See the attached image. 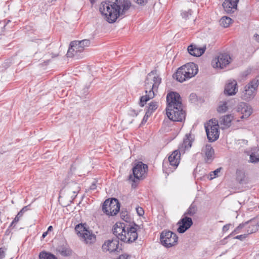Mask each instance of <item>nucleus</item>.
<instances>
[{
  "mask_svg": "<svg viewBox=\"0 0 259 259\" xmlns=\"http://www.w3.org/2000/svg\"><path fill=\"white\" fill-rule=\"evenodd\" d=\"M132 6L130 0H115V2H102L99 11L110 23L115 22L118 18H124Z\"/></svg>",
  "mask_w": 259,
  "mask_h": 259,
  "instance_id": "1",
  "label": "nucleus"
},
{
  "mask_svg": "<svg viewBox=\"0 0 259 259\" xmlns=\"http://www.w3.org/2000/svg\"><path fill=\"white\" fill-rule=\"evenodd\" d=\"M161 80L156 70L152 71L147 75L145 83L146 95L140 98L141 106H144L148 101L154 97L155 93L157 92Z\"/></svg>",
  "mask_w": 259,
  "mask_h": 259,
  "instance_id": "2",
  "label": "nucleus"
},
{
  "mask_svg": "<svg viewBox=\"0 0 259 259\" xmlns=\"http://www.w3.org/2000/svg\"><path fill=\"white\" fill-rule=\"evenodd\" d=\"M113 233L118 239L125 242H132L138 237L137 229L126 226L124 223H116L114 226Z\"/></svg>",
  "mask_w": 259,
  "mask_h": 259,
  "instance_id": "3",
  "label": "nucleus"
},
{
  "mask_svg": "<svg viewBox=\"0 0 259 259\" xmlns=\"http://www.w3.org/2000/svg\"><path fill=\"white\" fill-rule=\"evenodd\" d=\"M259 85V80L254 78L246 84L241 93V98L247 101L252 100L255 96L257 88Z\"/></svg>",
  "mask_w": 259,
  "mask_h": 259,
  "instance_id": "4",
  "label": "nucleus"
},
{
  "mask_svg": "<svg viewBox=\"0 0 259 259\" xmlns=\"http://www.w3.org/2000/svg\"><path fill=\"white\" fill-rule=\"evenodd\" d=\"M219 127L218 121L216 119H211L205 123V131L209 142H214L219 138Z\"/></svg>",
  "mask_w": 259,
  "mask_h": 259,
  "instance_id": "5",
  "label": "nucleus"
},
{
  "mask_svg": "<svg viewBox=\"0 0 259 259\" xmlns=\"http://www.w3.org/2000/svg\"><path fill=\"white\" fill-rule=\"evenodd\" d=\"M102 209L107 215L113 216L119 212L120 204L116 199H107L103 205Z\"/></svg>",
  "mask_w": 259,
  "mask_h": 259,
  "instance_id": "6",
  "label": "nucleus"
},
{
  "mask_svg": "<svg viewBox=\"0 0 259 259\" xmlns=\"http://www.w3.org/2000/svg\"><path fill=\"white\" fill-rule=\"evenodd\" d=\"M162 244L167 248L176 246L178 244V237L176 234L169 231H163L160 235Z\"/></svg>",
  "mask_w": 259,
  "mask_h": 259,
  "instance_id": "7",
  "label": "nucleus"
},
{
  "mask_svg": "<svg viewBox=\"0 0 259 259\" xmlns=\"http://www.w3.org/2000/svg\"><path fill=\"white\" fill-rule=\"evenodd\" d=\"M75 230L76 233L82 237L85 243L91 244L96 241V236L82 224L77 225Z\"/></svg>",
  "mask_w": 259,
  "mask_h": 259,
  "instance_id": "8",
  "label": "nucleus"
},
{
  "mask_svg": "<svg viewBox=\"0 0 259 259\" xmlns=\"http://www.w3.org/2000/svg\"><path fill=\"white\" fill-rule=\"evenodd\" d=\"M80 41H72L70 44V46L67 53V57L74 58L75 59H79L83 57L80 54L84 50V47L79 43Z\"/></svg>",
  "mask_w": 259,
  "mask_h": 259,
  "instance_id": "9",
  "label": "nucleus"
},
{
  "mask_svg": "<svg viewBox=\"0 0 259 259\" xmlns=\"http://www.w3.org/2000/svg\"><path fill=\"white\" fill-rule=\"evenodd\" d=\"M166 115L168 118L174 121H182L185 118V113L182 108H172L171 110L166 108Z\"/></svg>",
  "mask_w": 259,
  "mask_h": 259,
  "instance_id": "10",
  "label": "nucleus"
},
{
  "mask_svg": "<svg viewBox=\"0 0 259 259\" xmlns=\"http://www.w3.org/2000/svg\"><path fill=\"white\" fill-rule=\"evenodd\" d=\"M147 165L143 163L142 162H138L133 168V172L134 177V180H132V176H130V179L134 182H136L135 179L140 180L145 177L147 170Z\"/></svg>",
  "mask_w": 259,
  "mask_h": 259,
  "instance_id": "11",
  "label": "nucleus"
},
{
  "mask_svg": "<svg viewBox=\"0 0 259 259\" xmlns=\"http://www.w3.org/2000/svg\"><path fill=\"white\" fill-rule=\"evenodd\" d=\"M102 248L103 251L109 253L117 252L120 249L117 238H111L105 241Z\"/></svg>",
  "mask_w": 259,
  "mask_h": 259,
  "instance_id": "12",
  "label": "nucleus"
},
{
  "mask_svg": "<svg viewBox=\"0 0 259 259\" xmlns=\"http://www.w3.org/2000/svg\"><path fill=\"white\" fill-rule=\"evenodd\" d=\"M166 99L168 104L166 108H168V110H171L172 108H182L180 96L179 94L175 92L170 93L167 95Z\"/></svg>",
  "mask_w": 259,
  "mask_h": 259,
  "instance_id": "13",
  "label": "nucleus"
},
{
  "mask_svg": "<svg viewBox=\"0 0 259 259\" xmlns=\"http://www.w3.org/2000/svg\"><path fill=\"white\" fill-rule=\"evenodd\" d=\"M191 67V66H181L179 67L176 74L174 75V77L179 82H182L187 79L191 78V75H193L196 72L195 70H193L192 72L191 73L188 72L187 73L186 71L189 70L186 67Z\"/></svg>",
  "mask_w": 259,
  "mask_h": 259,
  "instance_id": "14",
  "label": "nucleus"
},
{
  "mask_svg": "<svg viewBox=\"0 0 259 259\" xmlns=\"http://www.w3.org/2000/svg\"><path fill=\"white\" fill-rule=\"evenodd\" d=\"M79 191L78 185L73 182H70L64 190V192L71 198H74Z\"/></svg>",
  "mask_w": 259,
  "mask_h": 259,
  "instance_id": "15",
  "label": "nucleus"
},
{
  "mask_svg": "<svg viewBox=\"0 0 259 259\" xmlns=\"http://www.w3.org/2000/svg\"><path fill=\"white\" fill-rule=\"evenodd\" d=\"M238 92L237 83L235 80H229L225 86L224 94L227 96L235 95Z\"/></svg>",
  "mask_w": 259,
  "mask_h": 259,
  "instance_id": "16",
  "label": "nucleus"
},
{
  "mask_svg": "<svg viewBox=\"0 0 259 259\" xmlns=\"http://www.w3.org/2000/svg\"><path fill=\"white\" fill-rule=\"evenodd\" d=\"M178 224L179 227L177 229V231L180 233H183L192 225L193 222L191 218L185 217L182 218Z\"/></svg>",
  "mask_w": 259,
  "mask_h": 259,
  "instance_id": "17",
  "label": "nucleus"
},
{
  "mask_svg": "<svg viewBox=\"0 0 259 259\" xmlns=\"http://www.w3.org/2000/svg\"><path fill=\"white\" fill-rule=\"evenodd\" d=\"M206 49V46L202 47H198L196 45L191 44L188 47L187 51L192 56L200 57L204 53Z\"/></svg>",
  "mask_w": 259,
  "mask_h": 259,
  "instance_id": "18",
  "label": "nucleus"
},
{
  "mask_svg": "<svg viewBox=\"0 0 259 259\" xmlns=\"http://www.w3.org/2000/svg\"><path fill=\"white\" fill-rule=\"evenodd\" d=\"M202 153L204 155L205 161L207 163L211 162L214 158V150L210 144H206L202 148Z\"/></svg>",
  "mask_w": 259,
  "mask_h": 259,
  "instance_id": "19",
  "label": "nucleus"
},
{
  "mask_svg": "<svg viewBox=\"0 0 259 259\" xmlns=\"http://www.w3.org/2000/svg\"><path fill=\"white\" fill-rule=\"evenodd\" d=\"M239 0H225L222 4L226 13L231 14L237 9V4Z\"/></svg>",
  "mask_w": 259,
  "mask_h": 259,
  "instance_id": "20",
  "label": "nucleus"
},
{
  "mask_svg": "<svg viewBox=\"0 0 259 259\" xmlns=\"http://www.w3.org/2000/svg\"><path fill=\"white\" fill-rule=\"evenodd\" d=\"M237 111L242 114L241 118L248 117L252 112L251 106L243 102H241L238 105Z\"/></svg>",
  "mask_w": 259,
  "mask_h": 259,
  "instance_id": "21",
  "label": "nucleus"
},
{
  "mask_svg": "<svg viewBox=\"0 0 259 259\" xmlns=\"http://www.w3.org/2000/svg\"><path fill=\"white\" fill-rule=\"evenodd\" d=\"M213 61L215 62V65H218V63H219V65H229L232 61V58L229 54L224 53L220 54Z\"/></svg>",
  "mask_w": 259,
  "mask_h": 259,
  "instance_id": "22",
  "label": "nucleus"
},
{
  "mask_svg": "<svg viewBox=\"0 0 259 259\" xmlns=\"http://www.w3.org/2000/svg\"><path fill=\"white\" fill-rule=\"evenodd\" d=\"M193 140V138L190 134H186L184 138L183 143L179 147L180 151L184 153L186 151L189 149L191 147Z\"/></svg>",
  "mask_w": 259,
  "mask_h": 259,
  "instance_id": "23",
  "label": "nucleus"
},
{
  "mask_svg": "<svg viewBox=\"0 0 259 259\" xmlns=\"http://www.w3.org/2000/svg\"><path fill=\"white\" fill-rule=\"evenodd\" d=\"M180 151L175 150L168 157L170 164L174 167L178 166L180 161Z\"/></svg>",
  "mask_w": 259,
  "mask_h": 259,
  "instance_id": "24",
  "label": "nucleus"
},
{
  "mask_svg": "<svg viewBox=\"0 0 259 259\" xmlns=\"http://www.w3.org/2000/svg\"><path fill=\"white\" fill-rule=\"evenodd\" d=\"M234 118L232 114L223 116L220 118V123L223 128H227L231 125V122Z\"/></svg>",
  "mask_w": 259,
  "mask_h": 259,
  "instance_id": "25",
  "label": "nucleus"
},
{
  "mask_svg": "<svg viewBox=\"0 0 259 259\" xmlns=\"http://www.w3.org/2000/svg\"><path fill=\"white\" fill-rule=\"evenodd\" d=\"M228 101H222L219 104L217 111L220 113H224L227 112L229 109Z\"/></svg>",
  "mask_w": 259,
  "mask_h": 259,
  "instance_id": "26",
  "label": "nucleus"
},
{
  "mask_svg": "<svg viewBox=\"0 0 259 259\" xmlns=\"http://www.w3.org/2000/svg\"><path fill=\"white\" fill-rule=\"evenodd\" d=\"M232 22V19L227 16L223 17L220 21V25L225 28L229 27Z\"/></svg>",
  "mask_w": 259,
  "mask_h": 259,
  "instance_id": "27",
  "label": "nucleus"
},
{
  "mask_svg": "<svg viewBox=\"0 0 259 259\" xmlns=\"http://www.w3.org/2000/svg\"><path fill=\"white\" fill-rule=\"evenodd\" d=\"M39 259H57L53 254L46 251H41L39 254Z\"/></svg>",
  "mask_w": 259,
  "mask_h": 259,
  "instance_id": "28",
  "label": "nucleus"
},
{
  "mask_svg": "<svg viewBox=\"0 0 259 259\" xmlns=\"http://www.w3.org/2000/svg\"><path fill=\"white\" fill-rule=\"evenodd\" d=\"M250 160L251 162L259 161V148H257L250 154Z\"/></svg>",
  "mask_w": 259,
  "mask_h": 259,
  "instance_id": "29",
  "label": "nucleus"
},
{
  "mask_svg": "<svg viewBox=\"0 0 259 259\" xmlns=\"http://www.w3.org/2000/svg\"><path fill=\"white\" fill-rule=\"evenodd\" d=\"M222 168L221 167L218 168L215 170L211 171L209 174L208 179L212 180L213 179L220 176L221 171Z\"/></svg>",
  "mask_w": 259,
  "mask_h": 259,
  "instance_id": "30",
  "label": "nucleus"
},
{
  "mask_svg": "<svg viewBox=\"0 0 259 259\" xmlns=\"http://www.w3.org/2000/svg\"><path fill=\"white\" fill-rule=\"evenodd\" d=\"M26 207H23L16 216L13 222H12L11 225H13L19 222L20 218L23 216L24 212L25 211Z\"/></svg>",
  "mask_w": 259,
  "mask_h": 259,
  "instance_id": "31",
  "label": "nucleus"
},
{
  "mask_svg": "<svg viewBox=\"0 0 259 259\" xmlns=\"http://www.w3.org/2000/svg\"><path fill=\"white\" fill-rule=\"evenodd\" d=\"M158 107L157 103L156 102H151L149 103L148 109L147 112H150V113L152 114L153 112L155 111Z\"/></svg>",
  "mask_w": 259,
  "mask_h": 259,
  "instance_id": "32",
  "label": "nucleus"
},
{
  "mask_svg": "<svg viewBox=\"0 0 259 259\" xmlns=\"http://www.w3.org/2000/svg\"><path fill=\"white\" fill-rule=\"evenodd\" d=\"M187 69H188L189 70L186 71L187 73L190 72V73L192 72L193 70H195L196 71L194 73L193 75H191V78L194 76L198 72V66H191V67H186Z\"/></svg>",
  "mask_w": 259,
  "mask_h": 259,
  "instance_id": "33",
  "label": "nucleus"
},
{
  "mask_svg": "<svg viewBox=\"0 0 259 259\" xmlns=\"http://www.w3.org/2000/svg\"><path fill=\"white\" fill-rule=\"evenodd\" d=\"M58 251L63 256H67L70 254V250L64 248L58 249Z\"/></svg>",
  "mask_w": 259,
  "mask_h": 259,
  "instance_id": "34",
  "label": "nucleus"
},
{
  "mask_svg": "<svg viewBox=\"0 0 259 259\" xmlns=\"http://www.w3.org/2000/svg\"><path fill=\"white\" fill-rule=\"evenodd\" d=\"M193 11L192 10L189 9L188 11L183 12L182 13V16L183 18H187L188 17L192 14Z\"/></svg>",
  "mask_w": 259,
  "mask_h": 259,
  "instance_id": "35",
  "label": "nucleus"
},
{
  "mask_svg": "<svg viewBox=\"0 0 259 259\" xmlns=\"http://www.w3.org/2000/svg\"><path fill=\"white\" fill-rule=\"evenodd\" d=\"M84 48L88 47L90 45V40L89 39H83L79 42Z\"/></svg>",
  "mask_w": 259,
  "mask_h": 259,
  "instance_id": "36",
  "label": "nucleus"
},
{
  "mask_svg": "<svg viewBox=\"0 0 259 259\" xmlns=\"http://www.w3.org/2000/svg\"><path fill=\"white\" fill-rule=\"evenodd\" d=\"M151 115V114L150 113V112H147L145 113V116L143 117V119L142 121V123L144 124L146 123L147 121L148 118Z\"/></svg>",
  "mask_w": 259,
  "mask_h": 259,
  "instance_id": "37",
  "label": "nucleus"
},
{
  "mask_svg": "<svg viewBox=\"0 0 259 259\" xmlns=\"http://www.w3.org/2000/svg\"><path fill=\"white\" fill-rule=\"evenodd\" d=\"M196 212V208L195 207V206H192L191 205L188 210V214H190V215H193Z\"/></svg>",
  "mask_w": 259,
  "mask_h": 259,
  "instance_id": "38",
  "label": "nucleus"
},
{
  "mask_svg": "<svg viewBox=\"0 0 259 259\" xmlns=\"http://www.w3.org/2000/svg\"><path fill=\"white\" fill-rule=\"evenodd\" d=\"M135 2L140 5H144L147 3V0H134Z\"/></svg>",
  "mask_w": 259,
  "mask_h": 259,
  "instance_id": "39",
  "label": "nucleus"
},
{
  "mask_svg": "<svg viewBox=\"0 0 259 259\" xmlns=\"http://www.w3.org/2000/svg\"><path fill=\"white\" fill-rule=\"evenodd\" d=\"M137 212L140 216H142L144 214V210L141 207H137L136 208Z\"/></svg>",
  "mask_w": 259,
  "mask_h": 259,
  "instance_id": "40",
  "label": "nucleus"
},
{
  "mask_svg": "<svg viewBox=\"0 0 259 259\" xmlns=\"http://www.w3.org/2000/svg\"><path fill=\"white\" fill-rule=\"evenodd\" d=\"M246 237V234H243V235H238L237 236H236L235 237V239H239V240H243V239H244Z\"/></svg>",
  "mask_w": 259,
  "mask_h": 259,
  "instance_id": "41",
  "label": "nucleus"
},
{
  "mask_svg": "<svg viewBox=\"0 0 259 259\" xmlns=\"http://www.w3.org/2000/svg\"><path fill=\"white\" fill-rule=\"evenodd\" d=\"M5 250L1 248H0V259H3L5 257Z\"/></svg>",
  "mask_w": 259,
  "mask_h": 259,
  "instance_id": "42",
  "label": "nucleus"
},
{
  "mask_svg": "<svg viewBox=\"0 0 259 259\" xmlns=\"http://www.w3.org/2000/svg\"><path fill=\"white\" fill-rule=\"evenodd\" d=\"M225 66H222V65H220V66H213V67L214 69L216 70L217 71H218V70H221V69H224V67Z\"/></svg>",
  "mask_w": 259,
  "mask_h": 259,
  "instance_id": "43",
  "label": "nucleus"
},
{
  "mask_svg": "<svg viewBox=\"0 0 259 259\" xmlns=\"http://www.w3.org/2000/svg\"><path fill=\"white\" fill-rule=\"evenodd\" d=\"M243 227V225H239L238 227L236 228V229L234 230V232L236 233H239V230L241 229H242Z\"/></svg>",
  "mask_w": 259,
  "mask_h": 259,
  "instance_id": "44",
  "label": "nucleus"
},
{
  "mask_svg": "<svg viewBox=\"0 0 259 259\" xmlns=\"http://www.w3.org/2000/svg\"><path fill=\"white\" fill-rule=\"evenodd\" d=\"M251 70H247L245 73H242V75L243 77H246L247 75L250 73Z\"/></svg>",
  "mask_w": 259,
  "mask_h": 259,
  "instance_id": "45",
  "label": "nucleus"
},
{
  "mask_svg": "<svg viewBox=\"0 0 259 259\" xmlns=\"http://www.w3.org/2000/svg\"><path fill=\"white\" fill-rule=\"evenodd\" d=\"M231 226V225L230 224H228V225H225L224 227H223V230L224 231H227L229 230V227L230 226Z\"/></svg>",
  "mask_w": 259,
  "mask_h": 259,
  "instance_id": "46",
  "label": "nucleus"
},
{
  "mask_svg": "<svg viewBox=\"0 0 259 259\" xmlns=\"http://www.w3.org/2000/svg\"><path fill=\"white\" fill-rule=\"evenodd\" d=\"M118 259H127V256L125 254H122L119 256Z\"/></svg>",
  "mask_w": 259,
  "mask_h": 259,
  "instance_id": "47",
  "label": "nucleus"
},
{
  "mask_svg": "<svg viewBox=\"0 0 259 259\" xmlns=\"http://www.w3.org/2000/svg\"><path fill=\"white\" fill-rule=\"evenodd\" d=\"M48 233V231L44 232L42 235V238H45L46 237V236L47 235Z\"/></svg>",
  "mask_w": 259,
  "mask_h": 259,
  "instance_id": "48",
  "label": "nucleus"
},
{
  "mask_svg": "<svg viewBox=\"0 0 259 259\" xmlns=\"http://www.w3.org/2000/svg\"><path fill=\"white\" fill-rule=\"evenodd\" d=\"M254 37H255V40L259 42V35L256 34L254 35Z\"/></svg>",
  "mask_w": 259,
  "mask_h": 259,
  "instance_id": "49",
  "label": "nucleus"
},
{
  "mask_svg": "<svg viewBox=\"0 0 259 259\" xmlns=\"http://www.w3.org/2000/svg\"><path fill=\"white\" fill-rule=\"evenodd\" d=\"M52 230H53V227H52V226H50L48 227L47 231H48V232H50V231H52Z\"/></svg>",
  "mask_w": 259,
  "mask_h": 259,
  "instance_id": "50",
  "label": "nucleus"
},
{
  "mask_svg": "<svg viewBox=\"0 0 259 259\" xmlns=\"http://www.w3.org/2000/svg\"><path fill=\"white\" fill-rule=\"evenodd\" d=\"M185 65H196V64L195 63H194L193 62H189V63H186Z\"/></svg>",
  "mask_w": 259,
  "mask_h": 259,
  "instance_id": "51",
  "label": "nucleus"
},
{
  "mask_svg": "<svg viewBox=\"0 0 259 259\" xmlns=\"http://www.w3.org/2000/svg\"><path fill=\"white\" fill-rule=\"evenodd\" d=\"M96 188V186L95 184H93L91 186V189H95Z\"/></svg>",
  "mask_w": 259,
  "mask_h": 259,
  "instance_id": "52",
  "label": "nucleus"
},
{
  "mask_svg": "<svg viewBox=\"0 0 259 259\" xmlns=\"http://www.w3.org/2000/svg\"><path fill=\"white\" fill-rule=\"evenodd\" d=\"M14 203V201H13V200H12V203H13V204Z\"/></svg>",
  "mask_w": 259,
  "mask_h": 259,
  "instance_id": "53",
  "label": "nucleus"
},
{
  "mask_svg": "<svg viewBox=\"0 0 259 259\" xmlns=\"http://www.w3.org/2000/svg\"><path fill=\"white\" fill-rule=\"evenodd\" d=\"M56 0H52V2L54 1H56Z\"/></svg>",
  "mask_w": 259,
  "mask_h": 259,
  "instance_id": "54",
  "label": "nucleus"
}]
</instances>
